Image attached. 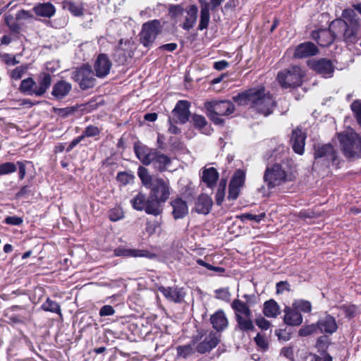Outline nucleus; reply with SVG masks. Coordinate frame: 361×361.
<instances>
[{
  "mask_svg": "<svg viewBox=\"0 0 361 361\" xmlns=\"http://www.w3.org/2000/svg\"><path fill=\"white\" fill-rule=\"evenodd\" d=\"M233 100L240 105L252 104L253 108L264 116L270 114L275 106L274 100L269 93L265 92L264 87L250 89L233 97Z\"/></svg>",
  "mask_w": 361,
  "mask_h": 361,
  "instance_id": "f257e3e1",
  "label": "nucleus"
},
{
  "mask_svg": "<svg viewBox=\"0 0 361 361\" xmlns=\"http://www.w3.org/2000/svg\"><path fill=\"white\" fill-rule=\"evenodd\" d=\"M355 13L353 10L345 9L342 16L348 22L337 19L331 22V30L337 38H343L347 42H353L360 27V21L355 18Z\"/></svg>",
  "mask_w": 361,
  "mask_h": 361,
  "instance_id": "f03ea898",
  "label": "nucleus"
},
{
  "mask_svg": "<svg viewBox=\"0 0 361 361\" xmlns=\"http://www.w3.org/2000/svg\"><path fill=\"white\" fill-rule=\"evenodd\" d=\"M134 150L137 159L143 164L149 165L153 163L160 171L167 170L171 164V159L169 157L140 143L134 145Z\"/></svg>",
  "mask_w": 361,
  "mask_h": 361,
  "instance_id": "7ed1b4c3",
  "label": "nucleus"
},
{
  "mask_svg": "<svg viewBox=\"0 0 361 361\" xmlns=\"http://www.w3.org/2000/svg\"><path fill=\"white\" fill-rule=\"evenodd\" d=\"M341 149L348 159L361 157V136L353 129H348L337 134Z\"/></svg>",
  "mask_w": 361,
  "mask_h": 361,
  "instance_id": "20e7f679",
  "label": "nucleus"
},
{
  "mask_svg": "<svg viewBox=\"0 0 361 361\" xmlns=\"http://www.w3.org/2000/svg\"><path fill=\"white\" fill-rule=\"evenodd\" d=\"M263 178L267 188L271 189L291 181L293 180V176L291 173L281 164H274L267 168Z\"/></svg>",
  "mask_w": 361,
  "mask_h": 361,
  "instance_id": "39448f33",
  "label": "nucleus"
},
{
  "mask_svg": "<svg viewBox=\"0 0 361 361\" xmlns=\"http://www.w3.org/2000/svg\"><path fill=\"white\" fill-rule=\"evenodd\" d=\"M207 116L216 124H221L223 120L219 116H228L235 111L234 104L227 100L213 101L205 103Z\"/></svg>",
  "mask_w": 361,
  "mask_h": 361,
  "instance_id": "423d86ee",
  "label": "nucleus"
},
{
  "mask_svg": "<svg viewBox=\"0 0 361 361\" xmlns=\"http://www.w3.org/2000/svg\"><path fill=\"white\" fill-rule=\"evenodd\" d=\"M304 72L299 66H293L278 73L277 80L280 85L285 89L292 88L302 85Z\"/></svg>",
  "mask_w": 361,
  "mask_h": 361,
  "instance_id": "0eeeda50",
  "label": "nucleus"
},
{
  "mask_svg": "<svg viewBox=\"0 0 361 361\" xmlns=\"http://www.w3.org/2000/svg\"><path fill=\"white\" fill-rule=\"evenodd\" d=\"M160 23L158 20H152L143 24L140 34V41L145 47L152 44L159 32Z\"/></svg>",
  "mask_w": 361,
  "mask_h": 361,
  "instance_id": "6e6552de",
  "label": "nucleus"
},
{
  "mask_svg": "<svg viewBox=\"0 0 361 361\" xmlns=\"http://www.w3.org/2000/svg\"><path fill=\"white\" fill-rule=\"evenodd\" d=\"M151 188V199L165 202L169 197V183L162 178H154Z\"/></svg>",
  "mask_w": 361,
  "mask_h": 361,
  "instance_id": "1a4fd4ad",
  "label": "nucleus"
},
{
  "mask_svg": "<svg viewBox=\"0 0 361 361\" xmlns=\"http://www.w3.org/2000/svg\"><path fill=\"white\" fill-rule=\"evenodd\" d=\"M245 180V172L243 170H237L229 183L228 198L235 200L239 195L241 188L243 187Z\"/></svg>",
  "mask_w": 361,
  "mask_h": 361,
  "instance_id": "9d476101",
  "label": "nucleus"
},
{
  "mask_svg": "<svg viewBox=\"0 0 361 361\" xmlns=\"http://www.w3.org/2000/svg\"><path fill=\"white\" fill-rule=\"evenodd\" d=\"M309 66L315 72L325 78L331 77L334 71L331 61L326 59L311 61L309 62Z\"/></svg>",
  "mask_w": 361,
  "mask_h": 361,
  "instance_id": "9b49d317",
  "label": "nucleus"
},
{
  "mask_svg": "<svg viewBox=\"0 0 361 361\" xmlns=\"http://www.w3.org/2000/svg\"><path fill=\"white\" fill-rule=\"evenodd\" d=\"M114 255L118 257H147L154 259L156 257L154 253H152L146 250L130 249L118 247L114 250Z\"/></svg>",
  "mask_w": 361,
  "mask_h": 361,
  "instance_id": "f8f14e48",
  "label": "nucleus"
},
{
  "mask_svg": "<svg viewBox=\"0 0 361 361\" xmlns=\"http://www.w3.org/2000/svg\"><path fill=\"white\" fill-rule=\"evenodd\" d=\"M189 108L190 103L188 102L185 100L179 101L173 110L174 120L180 123H186L189 119L190 114Z\"/></svg>",
  "mask_w": 361,
  "mask_h": 361,
  "instance_id": "ddd939ff",
  "label": "nucleus"
},
{
  "mask_svg": "<svg viewBox=\"0 0 361 361\" xmlns=\"http://www.w3.org/2000/svg\"><path fill=\"white\" fill-rule=\"evenodd\" d=\"M318 52V49L312 42H305L299 44L295 49L293 56L302 59L314 56Z\"/></svg>",
  "mask_w": 361,
  "mask_h": 361,
  "instance_id": "4468645a",
  "label": "nucleus"
},
{
  "mask_svg": "<svg viewBox=\"0 0 361 361\" xmlns=\"http://www.w3.org/2000/svg\"><path fill=\"white\" fill-rule=\"evenodd\" d=\"M111 63L106 54H101L98 56L94 63V71L98 77L106 76L110 71Z\"/></svg>",
  "mask_w": 361,
  "mask_h": 361,
  "instance_id": "2eb2a0df",
  "label": "nucleus"
},
{
  "mask_svg": "<svg viewBox=\"0 0 361 361\" xmlns=\"http://www.w3.org/2000/svg\"><path fill=\"white\" fill-rule=\"evenodd\" d=\"M219 342V338L216 333L210 332L204 339L197 346V350L200 353H205L215 348Z\"/></svg>",
  "mask_w": 361,
  "mask_h": 361,
  "instance_id": "dca6fc26",
  "label": "nucleus"
},
{
  "mask_svg": "<svg viewBox=\"0 0 361 361\" xmlns=\"http://www.w3.org/2000/svg\"><path fill=\"white\" fill-rule=\"evenodd\" d=\"M315 159L324 158L328 161L334 162L337 159V152L331 145L317 147L314 152Z\"/></svg>",
  "mask_w": 361,
  "mask_h": 361,
  "instance_id": "f3484780",
  "label": "nucleus"
},
{
  "mask_svg": "<svg viewBox=\"0 0 361 361\" xmlns=\"http://www.w3.org/2000/svg\"><path fill=\"white\" fill-rule=\"evenodd\" d=\"M158 290L163 293L166 299L174 302H180L185 296L183 289L177 287L160 286Z\"/></svg>",
  "mask_w": 361,
  "mask_h": 361,
  "instance_id": "a211bd4d",
  "label": "nucleus"
},
{
  "mask_svg": "<svg viewBox=\"0 0 361 361\" xmlns=\"http://www.w3.org/2000/svg\"><path fill=\"white\" fill-rule=\"evenodd\" d=\"M90 68L88 66L81 68L73 73V78L77 81L82 89H87L90 85Z\"/></svg>",
  "mask_w": 361,
  "mask_h": 361,
  "instance_id": "6ab92c4d",
  "label": "nucleus"
},
{
  "mask_svg": "<svg viewBox=\"0 0 361 361\" xmlns=\"http://www.w3.org/2000/svg\"><path fill=\"white\" fill-rule=\"evenodd\" d=\"M305 135L299 128L293 131L291 142L292 147L295 152L302 154L304 152Z\"/></svg>",
  "mask_w": 361,
  "mask_h": 361,
  "instance_id": "aec40b11",
  "label": "nucleus"
},
{
  "mask_svg": "<svg viewBox=\"0 0 361 361\" xmlns=\"http://www.w3.org/2000/svg\"><path fill=\"white\" fill-rule=\"evenodd\" d=\"M283 321L289 326H299L302 322V317L293 307H286L284 310Z\"/></svg>",
  "mask_w": 361,
  "mask_h": 361,
  "instance_id": "412c9836",
  "label": "nucleus"
},
{
  "mask_svg": "<svg viewBox=\"0 0 361 361\" xmlns=\"http://www.w3.org/2000/svg\"><path fill=\"white\" fill-rule=\"evenodd\" d=\"M317 329L322 333L332 334L335 332L338 328L335 319L330 316L326 315L321 318L317 322Z\"/></svg>",
  "mask_w": 361,
  "mask_h": 361,
  "instance_id": "4be33fe9",
  "label": "nucleus"
},
{
  "mask_svg": "<svg viewBox=\"0 0 361 361\" xmlns=\"http://www.w3.org/2000/svg\"><path fill=\"white\" fill-rule=\"evenodd\" d=\"M214 329L218 331H223L228 326V321L223 310H219L210 317Z\"/></svg>",
  "mask_w": 361,
  "mask_h": 361,
  "instance_id": "5701e85b",
  "label": "nucleus"
},
{
  "mask_svg": "<svg viewBox=\"0 0 361 361\" xmlns=\"http://www.w3.org/2000/svg\"><path fill=\"white\" fill-rule=\"evenodd\" d=\"M171 204L173 208L172 214L176 219H182L188 213L186 202L180 198L173 200Z\"/></svg>",
  "mask_w": 361,
  "mask_h": 361,
  "instance_id": "b1692460",
  "label": "nucleus"
},
{
  "mask_svg": "<svg viewBox=\"0 0 361 361\" xmlns=\"http://www.w3.org/2000/svg\"><path fill=\"white\" fill-rule=\"evenodd\" d=\"M212 200L207 195H200L195 202V211L200 214H207L212 207Z\"/></svg>",
  "mask_w": 361,
  "mask_h": 361,
  "instance_id": "393cba45",
  "label": "nucleus"
},
{
  "mask_svg": "<svg viewBox=\"0 0 361 361\" xmlns=\"http://www.w3.org/2000/svg\"><path fill=\"white\" fill-rule=\"evenodd\" d=\"M202 179L209 188H212L219 179V173L214 167L205 168L202 171Z\"/></svg>",
  "mask_w": 361,
  "mask_h": 361,
  "instance_id": "a878e982",
  "label": "nucleus"
},
{
  "mask_svg": "<svg viewBox=\"0 0 361 361\" xmlns=\"http://www.w3.org/2000/svg\"><path fill=\"white\" fill-rule=\"evenodd\" d=\"M33 10L37 16L46 18L52 17L56 12L54 6L50 2L39 4L33 8Z\"/></svg>",
  "mask_w": 361,
  "mask_h": 361,
  "instance_id": "bb28decb",
  "label": "nucleus"
},
{
  "mask_svg": "<svg viewBox=\"0 0 361 361\" xmlns=\"http://www.w3.org/2000/svg\"><path fill=\"white\" fill-rule=\"evenodd\" d=\"M71 87L70 83L63 80L59 81L54 85L52 94L57 99H62L69 93Z\"/></svg>",
  "mask_w": 361,
  "mask_h": 361,
  "instance_id": "cd10ccee",
  "label": "nucleus"
},
{
  "mask_svg": "<svg viewBox=\"0 0 361 361\" xmlns=\"http://www.w3.org/2000/svg\"><path fill=\"white\" fill-rule=\"evenodd\" d=\"M51 82V77L48 73H42L39 75L38 80V85H37V90L35 92V95L41 96L47 90L49 87Z\"/></svg>",
  "mask_w": 361,
  "mask_h": 361,
  "instance_id": "c85d7f7f",
  "label": "nucleus"
},
{
  "mask_svg": "<svg viewBox=\"0 0 361 361\" xmlns=\"http://www.w3.org/2000/svg\"><path fill=\"white\" fill-rule=\"evenodd\" d=\"M197 7L195 5H191L187 10V16L183 23V27L186 30H190L195 24L197 15Z\"/></svg>",
  "mask_w": 361,
  "mask_h": 361,
  "instance_id": "c756f323",
  "label": "nucleus"
},
{
  "mask_svg": "<svg viewBox=\"0 0 361 361\" xmlns=\"http://www.w3.org/2000/svg\"><path fill=\"white\" fill-rule=\"evenodd\" d=\"M231 306L235 311L236 319L239 317H244L251 315V312L249 307L245 302L239 300H233Z\"/></svg>",
  "mask_w": 361,
  "mask_h": 361,
  "instance_id": "7c9ffc66",
  "label": "nucleus"
},
{
  "mask_svg": "<svg viewBox=\"0 0 361 361\" xmlns=\"http://www.w3.org/2000/svg\"><path fill=\"white\" fill-rule=\"evenodd\" d=\"M336 38H337V37H336L333 31L331 30V25L328 30H321L318 32V43L322 47L329 46Z\"/></svg>",
  "mask_w": 361,
  "mask_h": 361,
  "instance_id": "2f4dec72",
  "label": "nucleus"
},
{
  "mask_svg": "<svg viewBox=\"0 0 361 361\" xmlns=\"http://www.w3.org/2000/svg\"><path fill=\"white\" fill-rule=\"evenodd\" d=\"M263 312L267 317L274 318L280 314V307L276 301L270 300L264 304Z\"/></svg>",
  "mask_w": 361,
  "mask_h": 361,
  "instance_id": "473e14b6",
  "label": "nucleus"
},
{
  "mask_svg": "<svg viewBox=\"0 0 361 361\" xmlns=\"http://www.w3.org/2000/svg\"><path fill=\"white\" fill-rule=\"evenodd\" d=\"M20 90L29 95L35 94V92L37 90V85L35 80L31 78H27L23 80L20 86Z\"/></svg>",
  "mask_w": 361,
  "mask_h": 361,
  "instance_id": "72a5a7b5",
  "label": "nucleus"
},
{
  "mask_svg": "<svg viewBox=\"0 0 361 361\" xmlns=\"http://www.w3.org/2000/svg\"><path fill=\"white\" fill-rule=\"evenodd\" d=\"M238 325L235 328L236 330L242 331H252L254 329V325L251 319V315L249 317H239L236 319Z\"/></svg>",
  "mask_w": 361,
  "mask_h": 361,
  "instance_id": "f704fd0d",
  "label": "nucleus"
},
{
  "mask_svg": "<svg viewBox=\"0 0 361 361\" xmlns=\"http://www.w3.org/2000/svg\"><path fill=\"white\" fill-rule=\"evenodd\" d=\"M161 203L163 202L155 199H152V200L147 201L144 209L147 214L157 216L161 212Z\"/></svg>",
  "mask_w": 361,
  "mask_h": 361,
  "instance_id": "c9c22d12",
  "label": "nucleus"
},
{
  "mask_svg": "<svg viewBox=\"0 0 361 361\" xmlns=\"http://www.w3.org/2000/svg\"><path fill=\"white\" fill-rule=\"evenodd\" d=\"M200 20L199 24V29L202 30L206 29L209 22V10L207 3L202 5L201 8Z\"/></svg>",
  "mask_w": 361,
  "mask_h": 361,
  "instance_id": "e433bc0d",
  "label": "nucleus"
},
{
  "mask_svg": "<svg viewBox=\"0 0 361 361\" xmlns=\"http://www.w3.org/2000/svg\"><path fill=\"white\" fill-rule=\"evenodd\" d=\"M137 175L145 187L149 188L153 185V180L154 179L149 175L147 169L145 167L140 166L138 168Z\"/></svg>",
  "mask_w": 361,
  "mask_h": 361,
  "instance_id": "4c0bfd02",
  "label": "nucleus"
},
{
  "mask_svg": "<svg viewBox=\"0 0 361 361\" xmlns=\"http://www.w3.org/2000/svg\"><path fill=\"white\" fill-rule=\"evenodd\" d=\"M293 307L305 313L310 312L312 310L311 303L307 300H296L293 302Z\"/></svg>",
  "mask_w": 361,
  "mask_h": 361,
  "instance_id": "58836bf2",
  "label": "nucleus"
},
{
  "mask_svg": "<svg viewBox=\"0 0 361 361\" xmlns=\"http://www.w3.org/2000/svg\"><path fill=\"white\" fill-rule=\"evenodd\" d=\"M42 308L44 310V311H47V312H54V313H56L59 315H61V309H60V306L59 305L50 300V299H47L42 305Z\"/></svg>",
  "mask_w": 361,
  "mask_h": 361,
  "instance_id": "ea45409f",
  "label": "nucleus"
},
{
  "mask_svg": "<svg viewBox=\"0 0 361 361\" xmlns=\"http://www.w3.org/2000/svg\"><path fill=\"white\" fill-rule=\"evenodd\" d=\"M145 196L142 194H137L132 200L131 203L134 209L137 210H142L145 209L146 205Z\"/></svg>",
  "mask_w": 361,
  "mask_h": 361,
  "instance_id": "a19ab883",
  "label": "nucleus"
},
{
  "mask_svg": "<svg viewBox=\"0 0 361 361\" xmlns=\"http://www.w3.org/2000/svg\"><path fill=\"white\" fill-rule=\"evenodd\" d=\"M226 187V180H221L219 182V188L216 193V202L218 205H220L224 199Z\"/></svg>",
  "mask_w": 361,
  "mask_h": 361,
  "instance_id": "79ce46f5",
  "label": "nucleus"
},
{
  "mask_svg": "<svg viewBox=\"0 0 361 361\" xmlns=\"http://www.w3.org/2000/svg\"><path fill=\"white\" fill-rule=\"evenodd\" d=\"M17 170L16 165L12 162H6L0 164V176L7 175Z\"/></svg>",
  "mask_w": 361,
  "mask_h": 361,
  "instance_id": "37998d69",
  "label": "nucleus"
},
{
  "mask_svg": "<svg viewBox=\"0 0 361 361\" xmlns=\"http://www.w3.org/2000/svg\"><path fill=\"white\" fill-rule=\"evenodd\" d=\"M124 217V214L120 207H115L109 212V218L112 221H117Z\"/></svg>",
  "mask_w": 361,
  "mask_h": 361,
  "instance_id": "c03bdc74",
  "label": "nucleus"
},
{
  "mask_svg": "<svg viewBox=\"0 0 361 361\" xmlns=\"http://www.w3.org/2000/svg\"><path fill=\"white\" fill-rule=\"evenodd\" d=\"M191 122L193 123V126L198 128L200 130L207 126V122L205 118L203 116L195 114L192 117Z\"/></svg>",
  "mask_w": 361,
  "mask_h": 361,
  "instance_id": "a18cd8bd",
  "label": "nucleus"
},
{
  "mask_svg": "<svg viewBox=\"0 0 361 361\" xmlns=\"http://www.w3.org/2000/svg\"><path fill=\"white\" fill-rule=\"evenodd\" d=\"M350 109L353 112L358 124L361 126V101H354L350 105Z\"/></svg>",
  "mask_w": 361,
  "mask_h": 361,
  "instance_id": "49530a36",
  "label": "nucleus"
},
{
  "mask_svg": "<svg viewBox=\"0 0 361 361\" xmlns=\"http://www.w3.org/2000/svg\"><path fill=\"white\" fill-rule=\"evenodd\" d=\"M177 353L179 356L186 358L194 353V348L190 344L178 346L177 348Z\"/></svg>",
  "mask_w": 361,
  "mask_h": 361,
  "instance_id": "de8ad7c7",
  "label": "nucleus"
},
{
  "mask_svg": "<svg viewBox=\"0 0 361 361\" xmlns=\"http://www.w3.org/2000/svg\"><path fill=\"white\" fill-rule=\"evenodd\" d=\"M66 8L74 16H80L82 13V7L80 4L75 2H68Z\"/></svg>",
  "mask_w": 361,
  "mask_h": 361,
  "instance_id": "09e8293b",
  "label": "nucleus"
},
{
  "mask_svg": "<svg viewBox=\"0 0 361 361\" xmlns=\"http://www.w3.org/2000/svg\"><path fill=\"white\" fill-rule=\"evenodd\" d=\"M133 42L132 39H120L118 49L123 51L125 53H129L133 49Z\"/></svg>",
  "mask_w": 361,
  "mask_h": 361,
  "instance_id": "8fccbe9b",
  "label": "nucleus"
},
{
  "mask_svg": "<svg viewBox=\"0 0 361 361\" xmlns=\"http://www.w3.org/2000/svg\"><path fill=\"white\" fill-rule=\"evenodd\" d=\"M117 180L123 185H126L133 181L134 176L126 172H119L117 174Z\"/></svg>",
  "mask_w": 361,
  "mask_h": 361,
  "instance_id": "3c124183",
  "label": "nucleus"
},
{
  "mask_svg": "<svg viewBox=\"0 0 361 361\" xmlns=\"http://www.w3.org/2000/svg\"><path fill=\"white\" fill-rule=\"evenodd\" d=\"M310 356V361H332V357L326 352H321L319 355L312 354Z\"/></svg>",
  "mask_w": 361,
  "mask_h": 361,
  "instance_id": "603ef678",
  "label": "nucleus"
},
{
  "mask_svg": "<svg viewBox=\"0 0 361 361\" xmlns=\"http://www.w3.org/2000/svg\"><path fill=\"white\" fill-rule=\"evenodd\" d=\"M317 329V326H315L314 324L305 326L299 330L298 334L301 336H307L310 334L316 332Z\"/></svg>",
  "mask_w": 361,
  "mask_h": 361,
  "instance_id": "864d4df0",
  "label": "nucleus"
},
{
  "mask_svg": "<svg viewBox=\"0 0 361 361\" xmlns=\"http://www.w3.org/2000/svg\"><path fill=\"white\" fill-rule=\"evenodd\" d=\"M26 68L23 66H18L11 71L10 76L12 79L18 80L20 79L25 72Z\"/></svg>",
  "mask_w": 361,
  "mask_h": 361,
  "instance_id": "5fc2aeb1",
  "label": "nucleus"
},
{
  "mask_svg": "<svg viewBox=\"0 0 361 361\" xmlns=\"http://www.w3.org/2000/svg\"><path fill=\"white\" fill-rule=\"evenodd\" d=\"M231 294L228 288H221L216 290V298L222 300H229Z\"/></svg>",
  "mask_w": 361,
  "mask_h": 361,
  "instance_id": "6e6d98bb",
  "label": "nucleus"
},
{
  "mask_svg": "<svg viewBox=\"0 0 361 361\" xmlns=\"http://www.w3.org/2000/svg\"><path fill=\"white\" fill-rule=\"evenodd\" d=\"M257 345L262 350H266L268 348V342L265 337L260 334H258L255 338Z\"/></svg>",
  "mask_w": 361,
  "mask_h": 361,
  "instance_id": "4d7b16f0",
  "label": "nucleus"
},
{
  "mask_svg": "<svg viewBox=\"0 0 361 361\" xmlns=\"http://www.w3.org/2000/svg\"><path fill=\"white\" fill-rule=\"evenodd\" d=\"M158 227L159 223L157 221H149L147 222L145 231L149 235H152L156 232Z\"/></svg>",
  "mask_w": 361,
  "mask_h": 361,
  "instance_id": "13d9d810",
  "label": "nucleus"
},
{
  "mask_svg": "<svg viewBox=\"0 0 361 361\" xmlns=\"http://www.w3.org/2000/svg\"><path fill=\"white\" fill-rule=\"evenodd\" d=\"M264 214L255 215L252 214H243L240 216V219L243 221L250 220L255 222H259L264 218Z\"/></svg>",
  "mask_w": 361,
  "mask_h": 361,
  "instance_id": "bf43d9fd",
  "label": "nucleus"
},
{
  "mask_svg": "<svg viewBox=\"0 0 361 361\" xmlns=\"http://www.w3.org/2000/svg\"><path fill=\"white\" fill-rule=\"evenodd\" d=\"M4 221L7 224L18 226L20 225L23 221L20 217L13 216L6 217Z\"/></svg>",
  "mask_w": 361,
  "mask_h": 361,
  "instance_id": "052dcab7",
  "label": "nucleus"
},
{
  "mask_svg": "<svg viewBox=\"0 0 361 361\" xmlns=\"http://www.w3.org/2000/svg\"><path fill=\"white\" fill-rule=\"evenodd\" d=\"M114 312L115 311L111 305H104L100 309L99 314L102 317L110 316L114 314Z\"/></svg>",
  "mask_w": 361,
  "mask_h": 361,
  "instance_id": "680f3d73",
  "label": "nucleus"
},
{
  "mask_svg": "<svg viewBox=\"0 0 361 361\" xmlns=\"http://www.w3.org/2000/svg\"><path fill=\"white\" fill-rule=\"evenodd\" d=\"M256 324L261 329L267 330L270 326V323L269 321L265 319L263 317H259L256 319Z\"/></svg>",
  "mask_w": 361,
  "mask_h": 361,
  "instance_id": "e2e57ef3",
  "label": "nucleus"
},
{
  "mask_svg": "<svg viewBox=\"0 0 361 361\" xmlns=\"http://www.w3.org/2000/svg\"><path fill=\"white\" fill-rule=\"evenodd\" d=\"M341 310L345 313V316L348 317H353L355 312V306L343 305L341 307Z\"/></svg>",
  "mask_w": 361,
  "mask_h": 361,
  "instance_id": "0e129e2a",
  "label": "nucleus"
},
{
  "mask_svg": "<svg viewBox=\"0 0 361 361\" xmlns=\"http://www.w3.org/2000/svg\"><path fill=\"white\" fill-rule=\"evenodd\" d=\"M75 109L73 107H67L59 109L57 111L58 114L62 117H66L70 114H73Z\"/></svg>",
  "mask_w": 361,
  "mask_h": 361,
  "instance_id": "69168bd1",
  "label": "nucleus"
},
{
  "mask_svg": "<svg viewBox=\"0 0 361 361\" xmlns=\"http://www.w3.org/2000/svg\"><path fill=\"white\" fill-rule=\"evenodd\" d=\"M228 66V63L225 61H216L214 64V68L217 71H222Z\"/></svg>",
  "mask_w": 361,
  "mask_h": 361,
  "instance_id": "338daca9",
  "label": "nucleus"
},
{
  "mask_svg": "<svg viewBox=\"0 0 361 361\" xmlns=\"http://www.w3.org/2000/svg\"><path fill=\"white\" fill-rule=\"evenodd\" d=\"M289 284L286 281H281L276 284L277 293H282L284 290H288Z\"/></svg>",
  "mask_w": 361,
  "mask_h": 361,
  "instance_id": "774afa93",
  "label": "nucleus"
}]
</instances>
